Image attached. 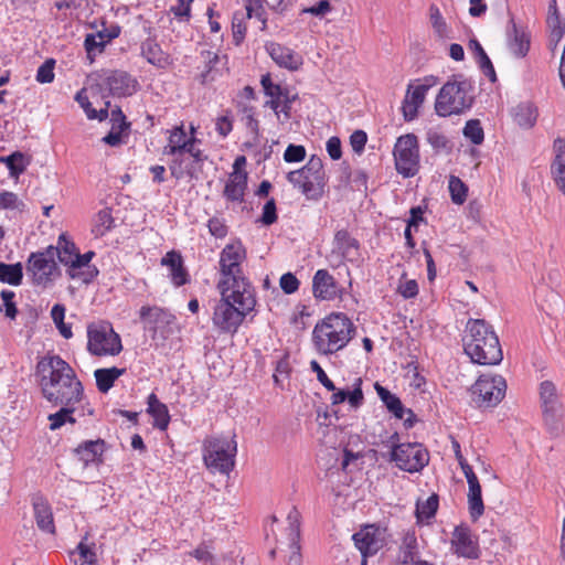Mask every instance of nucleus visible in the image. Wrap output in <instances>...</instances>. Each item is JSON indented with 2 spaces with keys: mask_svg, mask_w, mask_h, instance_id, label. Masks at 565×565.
<instances>
[{
  "mask_svg": "<svg viewBox=\"0 0 565 565\" xmlns=\"http://www.w3.org/2000/svg\"><path fill=\"white\" fill-rule=\"evenodd\" d=\"M183 126L175 127L169 136V145L164 148V153L169 156L182 154L190 143Z\"/></svg>",
  "mask_w": 565,
  "mask_h": 565,
  "instance_id": "79ce46f5",
  "label": "nucleus"
},
{
  "mask_svg": "<svg viewBox=\"0 0 565 565\" xmlns=\"http://www.w3.org/2000/svg\"><path fill=\"white\" fill-rule=\"evenodd\" d=\"M97 35L94 33H89L85 36L84 46L87 53V57L90 60V62L94 61V53L103 52L105 49V41L97 40Z\"/></svg>",
  "mask_w": 565,
  "mask_h": 565,
  "instance_id": "bf43d9fd",
  "label": "nucleus"
},
{
  "mask_svg": "<svg viewBox=\"0 0 565 565\" xmlns=\"http://www.w3.org/2000/svg\"><path fill=\"white\" fill-rule=\"evenodd\" d=\"M201 55L205 62V68L201 73V82L202 84H206L215 79V76L218 72L216 64L220 63L221 58L216 53L211 51H202Z\"/></svg>",
  "mask_w": 565,
  "mask_h": 565,
  "instance_id": "8fccbe9b",
  "label": "nucleus"
},
{
  "mask_svg": "<svg viewBox=\"0 0 565 565\" xmlns=\"http://www.w3.org/2000/svg\"><path fill=\"white\" fill-rule=\"evenodd\" d=\"M448 189L450 192L451 201L455 204H462L466 201L468 186L461 181L460 178L451 175L449 178Z\"/></svg>",
  "mask_w": 565,
  "mask_h": 565,
  "instance_id": "864d4df0",
  "label": "nucleus"
},
{
  "mask_svg": "<svg viewBox=\"0 0 565 565\" xmlns=\"http://www.w3.org/2000/svg\"><path fill=\"white\" fill-rule=\"evenodd\" d=\"M394 160L396 171L404 178L414 177L419 170L418 139L414 134H406L397 138L394 146Z\"/></svg>",
  "mask_w": 565,
  "mask_h": 565,
  "instance_id": "9b49d317",
  "label": "nucleus"
},
{
  "mask_svg": "<svg viewBox=\"0 0 565 565\" xmlns=\"http://www.w3.org/2000/svg\"><path fill=\"white\" fill-rule=\"evenodd\" d=\"M277 218L278 216L276 201L275 199L271 198L265 203L259 222H262L266 226H269L274 224L277 221Z\"/></svg>",
  "mask_w": 565,
  "mask_h": 565,
  "instance_id": "680f3d73",
  "label": "nucleus"
},
{
  "mask_svg": "<svg viewBox=\"0 0 565 565\" xmlns=\"http://www.w3.org/2000/svg\"><path fill=\"white\" fill-rule=\"evenodd\" d=\"M306 158V148L301 145L290 143L284 152V160L288 163L301 162Z\"/></svg>",
  "mask_w": 565,
  "mask_h": 565,
  "instance_id": "052dcab7",
  "label": "nucleus"
},
{
  "mask_svg": "<svg viewBox=\"0 0 565 565\" xmlns=\"http://www.w3.org/2000/svg\"><path fill=\"white\" fill-rule=\"evenodd\" d=\"M31 502L38 529L46 534L54 535L56 527L52 507L49 501L41 494H34Z\"/></svg>",
  "mask_w": 565,
  "mask_h": 565,
  "instance_id": "b1692460",
  "label": "nucleus"
},
{
  "mask_svg": "<svg viewBox=\"0 0 565 565\" xmlns=\"http://www.w3.org/2000/svg\"><path fill=\"white\" fill-rule=\"evenodd\" d=\"M235 305L236 302L230 301L223 291L212 317L213 324L220 333L235 334L246 316L253 311Z\"/></svg>",
  "mask_w": 565,
  "mask_h": 565,
  "instance_id": "4468645a",
  "label": "nucleus"
},
{
  "mask_svg": "<svg viewBox=\"0 0 565 565\" xmlns=\"http://www.w3.org/2000/svg\"><path fill=\"white\" fill-rule=\"evenodd\" d=\"M507 382L501 375L482 374L471 386L472 402L479 408L497 406L504 397Z\"/></svg>",
  "mask_w": 565,
  "mask_h": 565,
  "instance_id": "9d476101",
  "label": "nucleus"
},
{
  "mask_svg": "<svg viewBox=\"0 0 565 565\" xmlns=\"http://www.w3.org/2000/svg\"><path fill=\"white\" fill-rule=\"evenodd\" d=\"M401 561L403 564H414V565H430L428 562L425 561H417L415 562V558L417 557V539L414 533H406L403 543L401 546Z\"/></svg>",
  "mask_w": 565,
  "mask_h": 565,
  "instance_id": "37998d69",
  "label": "nucleus"
},
{
  "mask_svg": "<svg viewBox=\"0 0 565 565\" xmlns=\"http://www.w3.org/2000/svg\"><path fill=\"white\" fill-rule=\"evenodd\" d=\"M553 148L555 158L551 166V172L557 188L565 194V138H556Z\"/></svg>",
  "mask_w": 565,
  "mask_h": 565,
  "instance_id": "473e14b6",
  "label": "nucleus"
},
{
  "mask_svg": "<svg viewBox=\"0 0 565 565\" xmlns=\"http://www.w3.org/2000/svg\"><path fill=\"white\" fill-rule=\"evenodd\" d=\"M54 66L55 61L47 58L43 64L40 65L36 72V81L41 84H49L54 81Z\"/></svg>",
  "mask_w": 565,
  "mask_h": 565,
  "instance_id": "13d9d810",
  "label": "nucleus"
},
{
  "mask_svg": "<svg viewBox=\"0 0 565 565\" xmlns=\"http://www.w3.org/2000/svg\"><path fill=\"white\" fill-rule=\"evenodd\" d=\"M96 77L99 90L102 93L107 90L113 97H128L139 88L138 81L125 71L102 70L96 73Z\"/></svg>",
  "mask_w": 565,
  "mask_h": 565,
  "instance_id": "ddd939ff",
  "label": "nucleus"
},
{
  "mask_svg": "<svg viewBox=\"0 0 565 565\" xmlns=\"http://www.w3.org/2000/svg\"><path fill=\"white\" fill-rule=\"evenodd\" d=\"M418 284L415 279H409L405 281H399L397 287V292L404 299H412L418 295Z\"/></svg>",
  "mask_w": 565,
  "mask_h": 565,
  "instance_id": "338daca9",
  "label": "nucleus"
},
{
  "mask_svg": "<svg viewBox=\"0 0 565 565\" xmlns=\"http://www.w3.org/2000/svg\"><path fill=\"white\" fill-rule=\"evenodd\" d=\"M452 77L441 86L436 97L435 111L439 117L463 114L475 103V82L462 74Z\"/></svg>",
  "mask_w": 565,
  "mask_h": 565,
  "instance_id": "20e7f679",
  "label": "nucleus"
},
{
  "mask_svg": "<svg viewBox=\"0 0 565 565\" xmlns=\"http://www.w3.org/2000/svg\"><path fill=\"white\" fill-rule=\"evenodd\" d=\"M435 84V77H426L423 83L413 86L408 85L405 98L402 104V111L406 121L414 120L418 115V108L425 100L429 88Z\"/></svg>",
  "mask_w": 565,
  "mask_h": 565,
  "instance_id": "a211bd4d",
  "label": "nucleus"
},
{
  "mask_svg": "<svg viewBox=\"0 0 565 565\" xmlns=\"http://www.w3.org/2000/svg\"><path fill=\"white\" fill-rule=\"evenodd\" d=\"M540 402L547 431L553 437L559 436L563 430L564 408L553 382L543 381L540 384Z\"/></svg>",
  "mask_w": 565,
  "mask_h": 565,
  "instance_id": "1a4fd4ad",
  "label": "nucleus"
},
{
  "mask_svg": "<svg viewBox=\"0 0 565 565\" xmlns=\"http://www.w3.org/2000/svg\"><path fill=\"white\" fill-rule=\"evenodd\" d=\"M362 379L356 377L353 382L352 390L350 388H340L335 391H332L333 394L331 395V404L332 405H339L344 402H348L349 405L353 409L360 408L364 403V394L362 391Z\"/></svg>",
  "mask_w": 565,
  "mask_h": 565,
  "instance_id": "cd10ccee",
  "label": "nucleus"
},
{
  "mask_svg": "<svg viewBox=\"0 0 565 565\" xmlns=\"http://www.w3.org/2000/svg\"><path fill=\"white\" fill-rule=\"evenodd\" d=\"M237 445L234 439L212 438L204 444L203 459L212 472L230 473L235 465Z\"/></svg>",
  "mask_w": 565,
  "mask_h": 565,
  "instance_id": "423d86ee",
  "label": "nucleus"
},
{
  "mask_svg": "<svg viewBox=\"0 0 565 565\" xmlns=\"http://www.w3.org/2000/svg\"><path fill=\"white\" fill-rule=\"evenodd\" d=\"M279 285L286 295H292L299 289L300 281L292 273H286L280 277Z\"/></svg>",
  "mask_w": 565,
  "mask_h": 565,
  "instance_id": "e2e57ef3",
  "label": "nucleus"
},
{
  "mask_svg": "<svg viewBox=\"0 0 565 565\" xmlns=\"http://www.w3.org/2000/svg\"><path fill=\"white\" fill-rule=\"evenodd\" d=\"M270 57L281 67L290 71H297L302 65V58L292 50L278 43H271L268 46Z\"/></svg>",
  "mask_w": 565,
  "mask_h": 565,
  "instance_id": "2f4dec72",
  "label": "nucleus"
},
{
  "mask_svg": "<svg viewBox=\"0 0 565 565\" xmlns=\"http://www.w3.org/2000/svg\"><path fill=\"white\" fill-rule=\"evenodd\" d=\"M465 353L473 363L497 365L503 359L498 335L491 324L483 319H469L462 339Z\"/></svg>",
  "mask_w": 565,
  "mask_h": 565,
  "instance_id": "f03ea898",
  "label": "nucleus"
},
{
  "mask_svg": "<svg viewBox=\"0 0 565 565\" xmlns=\"http://www.w3.org/2000/svg\"><path fill=\"white\" fill-rule=\"evenodd\" d=\"M2 306H0V311L4 312V316L9 319H15L18 315V308L14 302L15 294L12 290H2L1 291Z\"/></svg>",
  "mask_w": 565,
  "mask_h": 565,
  "instance_id": "4d7b16f0",
  "label": "nucleus"
},
{
  "mask_svg": "<svg viewBox=\"0 0 565 565\" xmlns=\"http://www.w3.org/2000/svg\"><path fill=\"white\" fill-rule=\"evenodd\" d=\"M105 450V441L103 439L86 440L74 449V456L83 462L84 467L90 463L100 462Z\"/></svg>",
  "mask_w": 565,
  "mask_h": 565,
  "instance_id": "c85d7f7f",
  "label": "nucleus"
},
{
  "mask_svg": "<svg viewBox=\"0 0 565 565\" xmlns=\"http://www.w3.org/2000/svg\"><path fill=\"white\" fill-rule=\"evenodd\" d=\"M160 264L168 268L171 282L175 287H181L190 282V274L184 266V260L180 252L174 249L168 252L161 258Z\"/></svg>",
  "mask_w": 565,
  "mask_h": 565,
  "instance_id": "393cba45",
  "label": "nucleus"
},
{
  "mask_svg": "<svg viewBox=\"0 0 565 565\" xmlns=\"http://www.w3.org/2000/svg\"><path fill=\"white\" fill-rule=\"evenodd\" d=\"M333 252L344 260L354 262L360 256V242L352 237L348 230H338L333 237Z\"/></svg>",
  "mask_w": 565,
  "mask_h": 565,
  "instance_id": "a878e982",
  "label": "nucleus"
},
{
  "mask_svg": "<svg viewBox=\"0 0 565 565\" xmlns=\"http://www.w3.org/2000/svg\"><path fill=\"white\" fill-rule=\"evenodd\" d=\"M125 373L126 369H119L116 366L95 370L94 376L98 391L102 393H107L114 386L116 380H118Z\"/></svg>",
  "mask_w": 565,
  "mask_h": 565,
  "instance_id": "e433bc0d",
  "label": "nucleus"
},
{
  "mask_svg": "<svg viewBox=\"0 0 565 565\" xmlns=\"http://www.w3.org/2000/svg\"><path fill=\"white\" fill-rule=\"evenodd\" d=\"M246 257V250L241 242L227 244L220 255V271L224 276L241 273V264Z\"/></svg>",
  "mask_w": 565,
  "mask_h": 565,
  "instance_id": "412c9836",
  "label": "nucleus"
},
{
  "mask_svg": "<svg viewBox=\"0 0 565 565\" xmlns=\"http://www.w3.org/2000/svg\"><path fill=\"white\" fill-rule=\"evenodd\" d=\"M462 134L473 145H481L484 140V131L479 119H470L466 122Z\"/></svg>",
  "mask_w": 565,
  "mask_h": 565,
  "instance_id": "603ef678",
  "label": "nucleus"
},
{
  "mask_svg": "<svg viewBox=\"0 0 565 565\" xmlns=\"http://www.w3.org/2000/svg\"><path fill=\"white\" fill-rule=\"evenodd\" d=\"M439 505V497L436 493L429 495L424 502L416 503V516L418 521L429 520L436 515Z\"/></svg>",
  "mask_w": 565,
  "mask_h": 565,
  "instance_id": "09e8293b",
  "label": "nucleus"
},
{
  "mask_svg": "<svg viewBox=\"0 0 565 565\" xmlns=\"http://www.w3.org/2000/svg\"><path fill=\"white\" fill-rule=\"evenodd\" d=\"M54 258L57 257L60 263L65 266H70L73 262L75 254H77L78 249L74 242H72L66 233H62L58 236L57 246H53Z\"/></svg>",
  "mask_w": 565,
  "mask_h": 565,
  "instance_id": "ea45409f",
  "label": "nucleus"
},
{
  "mask_svg": "<svg viewBox=\"0 0 565 565\" xmlns=\"http://www.w3.org/2000/svg\"><path fill=\"white\" fill-rule=\"evenodd\" d=\"M238 111L243 115L242 121H244L246 128L250 131L254 140L257 141L260 136L259 121L255 118V108L250 105L242 102L237 103Z\"/></svg>",
  "mask_w": 565,
  "mask_h": 565,
  "instance_id": "49530a36",
  "label": "nucleus"
},
{
  "mask_svg": "<svg viewBox=\"0 0 565 565\" xmlns=\"http://www.w3.org/2000/svg\"><path fill=\"white\" fill-rule=\"evenodd\" d=\"M300 520L301 514L296 507H292L287 515L288 537L290 555L288 556V565H301L302 556L300 553Z\"/></svg>",
  "mask_w": 565,
  "mask_h": 565,
  "instance_id": "4be33fe9",
  "label": "nucleus"
},
{
  "mask_svg": "<svg viewBox=\"0 0 565 565\" xmlns=\"http://www.w3.org/2000/svg\"><path fill=\"white\" fill-rule=\"evenodd\" d=\"M61 408L54 414L49 415L50 429L56 430L61 428L65 423L74 424L76 420L72 417L74 412V405H60Z\"/></svg>",
  "mask_w": 565,
  "mask_h": 565,
  "instance_id": "3c124183",
  "label": "nucleus"
},
{
  "mask_svg": "<svg viewBox=\"0 0 565 565\" xmlns=\"http://www.w3.org/2000/svg\"><path fill=\"white\" fill-rule=\"evenodd\" d=\"M217 288L225 297L236 302L237 306H243L245 310H254L256 306L255 289L249 280L243 275V271L234 274L233 276H224L220 280Z\"/></svg>",
  "mask_w": 565,
  "mask_h": 565,
  "instance_id": "f8f14e48",
  "label": "nucleus"
},
{
  "mask_svg": "<svg viewBox=\"0 0 565 565\" xmlns=\"http://www.w3.org/2000/svg\"><path fill=\"white\" fill-rule=\"evenodd\" d=\"M287 180L310 201L322 199L328 183L323 162L316 154L302 168L288 172Z\"/></svg>",
  "mask_w": 565,
  "mask_h": 565,
  "instance_id": "39448f33",
  "label": "nucleus"
},
{
  "mask_svg": "<svg viewBox=\"0 0 565 565\" xmlns=\"http://www.w3.org/2000/svg\"><path fill=\"white\" fill-rule=\"evenodd\" d=\"M26 273L34 285L46 286L55 276L60 275L58 266L54 258L53 245L43 252L31 253L26 262Z\"/></svg>",
  "mask_w": 565,
  "mask_h": 565,
  "instance_id": "2eb2a0df",
  "label": "nucleus"
},
{
  "mask_svg": "<svg viewBox=\"0 0 565 565\" xmlns=\"http://www.w3.org/2000/svg\"><path fill=\"white\" fill-rule=\"evenodd\" d=\"M95 256L93 250H88L85 254H75V257L67 268V275L72 279H81L84 284H89L98 275V269L95 266H90L89 263Z\"/></svg>",
  "mask_w": 565,
  "mask_h": 565,
  "instance_id": "5701e85b",
  "label": "nucleus"
},
{
  "mask_svg": "<svg viewBox=\"0 0 565 565\" xmlns=\"http://www.w3.org/2000/svg\"><path fill=\"white\" fill-rule=\"evenodd\" d=\"M23 279V266L21 263L6 264L0 262V281L11 286L21 285Z\"/></svg>",
  "mask_w": 565,
  "mask_h": 565,
  "instance_id": "a18cd8bd",
  "label": "nucleus"
},
{
  "mask_svg": "<svg viewBox=\"0 0 565 565\" xmlns=\"http://www.w3.org/2000/svg\"><path fill=\"white\" fill-rule=\"evenodd\" d=\"M260 84L264 90V94L269 97L268 100L265 102L264 107H268L273 109L276 116L279 118V107L284 97L289 92L288 87H284L279 84H275L271 81L270 74L267 73L262 76Z\"/></svg>",
  "mask_w": 565,
  "mask_h": 565,
  "instance_id": "7c9ffc66",
  "label": "nucleus"
},
{
  "mask_svg": "<svg viewBox=\"0 0 565 565\" xmlns=\"http://www.w3.org/2000/svg\"><path fill=\"white\" fill-rule=\"evenodd\" d=\"M514 122L524 129L532 128L537 119L536 106L531 102H522L511 109Z\"/></svg>",
  "mask_w": 565,
  "mask_h": 565,
  "instance_id": "f704fd0d",
  "label": "nucleus"
},
{
  "mask_svg": "<svg viewBox=\"0 0 565 565\" xmlns=\"http://www.w3.org/2000/svg\"><path fill=\"white\" fill-rule=\"evenodd\" d=\"M148 413L153 418V427L166 430L170 423V415L166 404L161 403L154 393H151L147 399Z\"/></svg>",
  "mask_w": 565,
  "mask_h": 565,
  "instance_id": "c9c22d12",
  "label": "nucleus"
},
{
  "mask_svg": "<svg viewBox=\"0 0 565 565\" xmlns=\"http://www.w3.org/2000/svg\"><path fill=\"white\" fill-rule=\"evenodd\" d=\"M139 319L145 332L149 333L153 341H164L173 333L175 316L168 309L158 306H142L139 310Z\"/></svg>",
  "mask_w": 565,
  "mask_h": 565,
  "instance_id": "6e6552de",
  "label": "nucleus"
},
{
  "mask_svg": "<svg viewBox=\"0 0 565 565\" xmlns=\"http://www.w3.org/2000/svg\"><path fill=\"white\" fill-rule=\"evenodd\" d=\"M344 289L327 269H318L312 278V294L317 300L342 298Z\"/></svg>",
  "mask_w": 565,
  "mask_h": 565,
  "instance_id": "aec40b11",
  "label": "nucleus"
},
{
  "mask_svg": "<svg viewBox=\"0 0 565 565\" xmlns=\"http://www.w3.org/2000/svg\"><path fill=\"white\" fill-rule=\"evenodd\" d=\"M468 509L472 521H477L484 512L480 482L468 484Z\"/></svg>",
  "mask_w": 565,
  "mask_h": 565,
  "instance_id": "a19ab883",
  "label": "nucleus"
},
{
  "mask_svg": "<svg viewBox=\"0 0 565 565\" xmlns=\"http://www.w3.org/2000/svg\"><path fill=\"white\" fill-rule=\"evenodd\" d=\"M141 55L153 66L164 67L168 61L167 55L154 39H147L141 43Z\"/></svg>",
  "mask_w": 565,
  "mask_h": 565,
  "instance_id": "4c0bfd02",
  "label": "nucleus"
},
{
  "mask_svg": "<svg viewBox=\"0 0 565 565\" xmlns=\"http://www.w3.org/2000/svg\"><path fill=\"white\" fill-rule=\"evenodd\" d=\"M428 11H429V22L431 24V28L434 30L436 38L439 40L452 39L451 28L446 22L439 8L433 3L429 6Z\"/></svg>",
  "mask_w": 565,
  "mask_h": 565,
  "instance_id": "58836bf2",
  "label": "nucleus"
},
{
  "mask_svg": "<svg viewBox=\"0 0 565 565\" xmlns=\"http://www.w3.org/2000/svg\"><path fill=\"white\" fill-rule=\"evenodd\" d=\"M374 388L379 398L385 405L387 411L397 419H404V426L412 428L416 420L415 414L411 408H405L402 401L397 395L392 393L386 387L382 386L379 382L374 384Z\"/></svg>",
  "mask_w": 565,
  "mask_h": 565,
  "instance_id": "6ab92c4d",
  "label": "nucleus"
},
{
  "mask_svg": "<svg viewBox=\"0 0 565 565\" xmlns=\"http://www.w3.org/2000/svg\"><path fill=\"white\" fill-rule=\"evenodd\" d=\"M454 541L456 552L467 558H477L479 554L478 545L472 541L467 527L457 526L454 531Z\"/></svg>",
  "mask_w": 565,
  "mask_h": 565,
  "instance_id": "72a5a7b5",
  "label": "nucleus"
},
{
  "mask_svg": "<svg viewBox=\"0 0 565 565\" xmlns=\"http://www.w3.org/2000/svg\"><path fill=\"white\" fill-rule=\"evenodd\" d=\"M385 531L379 525L369 524L352 535L355 547L361 552L362 559L375 555L384 546Z\"/></svg>",
  "mask_w": 565,
  "mask_h": 565,
  "instance_id": "f3484780",
  "label": "nucleus"
},
{
  "mask_svg": "<svg viewBox=\"0 0 565 565\" xmlns=\"http://www.w3.org/2000/svg\"><path fill=\"white\" fill-rule=\"evenodd\" d=\"M391 461L396 467L406 472H418L429 462V455L426 449L417 443H406L393 445L391 451Z\"/></svg>",
  "mask_w": 565,
  "mask_h": 565,
  "instance_id": "dca6fc26",
  "label": "nucleus"
},
{
  "mask_svg": "<svg viewBox=\"0 0 565 565\" xmlns=\"http://www.w3.org/2000/svg\"><path fill=\"white\" fill-rule=\"evenodd\" d=\"M427 142L436 152L450 151L451 143L449 139L441 132L429 129L426 135Z\"/></svg>",
  "mask_w": 565,
  "mask_h": 565,
  "instance_id": "5fc2aeb1",
  "label": "nucleus"
},
{
  "mask_svg": "<svg viewBox=\"0 0 565 565\" xmlns=\"http://www.w3.org/2000/svg\"><path fill=\"white\" fill-rule=\"evenodd\" d=\"M354 333L355 327L344 313H331L315 326L312 341L320 354L329 355L343 349Z\"/></svg>",
  "mask_w": 565,
  "mask_h": 565,
  "instance_id": "7ed1b4c3",
  "label": "nucleus"
},
{
  "mask_svg": "<svg viewBox=\"0 0 565 565\" xmlns=\"http://www.w3.org/2000/svg\"><path fill=\"white\" fill-rule=\"evenodd\" d=\"M247 179L246 171H233L225 183L223 196L230 202H243Z\"/></svg>",
  "mask_w": 565,
  "mask_h": 565,
  "instance_id": "c756f323",
  "label": "nucleus"
},
{
  "mask_svg": "<svg viewBox=\"0 0 565 565\" xmlns=\"http://www.w3.org/2000/svg\"><path fill=\"white\" fill-rule=\"evenodd\" d=\"M509 24L510 28L507 31L508 47L515 57H525L531 45L530 34L524 29L519 28L513 18L510 19Z\"/></svg>",
  "mask_w": 565,
  "mask_h": 565,
  "instance_id": "bb28decb",
  "label": "nucleus"
},
{
  "mask_svg": "<svg viewBox=\"0 0 565 565\" xmlns=\"http://www.w3.org/2000/svg\"><path fill=\"white\" fill-rule=\"evenodd\" d=\"M209 232L216 238H224L227 235V226L224 220L212 217L207 222Z\"/></svg>",
  "mask_w": 565,
  "mask_h": 565,
  "instance_id": "774afa93",
  "label": "nucleus"
},
{
  "mask_svg": "<svg viewBox=\"0 0 565 565\" xmlns=\"http://www.w3.org/2000/svg\"><path fill=\"white\" fill-rule=\"evenodd\" d=\"M78 554L79 565H97V555L95 552V544H85L83 541L76 547Z\"/></svg>",
  "mask_w": 565,
  "mask_h": 565,
  "instance_id": "6e6d98bb",
  "label": "nucleus"
},
{
  "mask_svg": "<svg viewBox=\"0 0 565 565\" xmlns=\"http://www.w3.org/2000/svg\"><path fill=\"white\" fill-rule=\"evenodd\" d=\"M113 226L114 217L111 215V211L110 209L105 207L95 215L92 232L96 237H102L109 232Z\"/></svg>",
  "mask_w": 565,
  "mask_h": 565,
  "instance_id": "de8ad7c7",
  "label": "nucleus"
},
{
  "mask_svg": "<svg viewBox=\"0 0 565 565\" xmlns=\"http://www.w3.org/2000/svg\"><path fill=\"white\" fill-rule=\"evenodd\" d=\"M233 42L235 45H241L245 39L246 25L238 13H235L232 21Z\"/></svg>",
  "mask_w": 565,
  "mask_h": 565,
  "instance_id": "0e129e2a",
  "label": "nucleus"
},
{
  "mask_svg": "<svg viewBox=\"0 0 565 565\" xmlns=\"http://www.w3.org/2000/svg\"><path fill=\"white\" fill-rule=\"evenodd\" d=\"M43 397L54 406L75 405L84 397V387L73 367L60 355H45L35 366Z\"/></svg>",
  "mask_w": 565,
  "mask_h": 565,
  "instance_id": "f257e3e1",
  "label": "nucleus"
},
{
  "mask_svg": "<svg viewBox=\"0 0 565 565\" xmlns=\"http://www.w3.org/2000/svg\"><path fill=\"white\" fill-rule=\"evenodd\" d=\"M23 206V202L19 201V198L15 193L9 191H3L0 193L1 209L21 210Z\"/></svg>",
  "mask_w": 565,
  "mask_h": 565,
  "instance_id": "69168bd1",
  "label": "nucleus"
},
{
  "mask_svg": "<svg viewBox=\"0 0 565 565\" xmlns=\"http://www.w3.org/2000/svg\"><path fill=\"white\" fill-rule=\"evenodd\" d=\"M87 350L95 356L118 355L122 350L121 339L108 322L92 323L87 328Z\"/></svg>",
  "mask_w": 565,
  "mask_h": 565,
  "instance_id": "0eeeda50",
  "label": "nucleus"
},
{
  "mask_svg": "<svg viewBox=\"0 0 565 565\" xmlns=\"http://www.w3.org/2000/svg\"><path fill=\"white\" fill-rule=\"evenodd\" d=\"M0 162L7 166L10 177L17 178L25 171L30 160L24 153L14 151L9 156L0 157Z\"/></svg>",
  "mask_w": 565,
  "mask_h": 565,
  "instance_id": "c03bdc74",
  "label": "nucleus"
}]
</instances>
